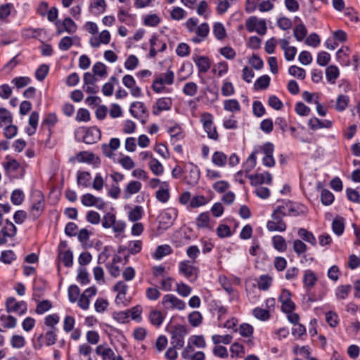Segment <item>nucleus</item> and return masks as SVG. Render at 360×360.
Wrapping results in <instances>:
<instances>
[{
	"label": "nucleus",
	"instance_id": "nucleus-20",
	"mask_svg": "<svg viewBox=\"0 0 360 360\" xmlns=\"http://www.w3.org/2000/svg\"><path fill=\"white\" fill-rule=\"evenodd\" d=\"M210 32V27L207 22H202L198 26L194 33L196 34L195 37L191 39L194 44H199L207 38Z\"/></svg>",
	"mask_w": 360,
	"mask_h": 360
},
{
	"label": "nucleus",
	"instance_id": "nucleus-57",
	"mask_svg": "<svg viewBox=\"0 0 360 360\" xmlns=\"http://www.w3.org/2000/svg\"><path fill=\"white\" fill-rule=\"evenodd\" d=\"M231 357L241 358L245 354V347L238 342H234L230 347Z\"/></svg>",
	"mask_w": 360,
	"mask_h": 360
},
{
	"label": "nucleus",
	"instance_id": "nucleus-11",
	"mask_svg": "<svg viewBox=\"0 0 360 360\" xmlns=\"http://www.w3.org/2000/svg\"><path fill=\"white\" fill-rule=\"evenodd\" d=\"M81 202L86 207H95L98 210H103L105 202L103 198L96 197L91 193H86L81 198Z\"/></svg>",
	"mask_w": 360,
	"mask_h": 360
},
{
	"label": "nucleus",
	"instance_id": "nucleus-25",
	"mask_svg": "<svg viewBox=\"0 0 360 360\" xmlns=\"http://www.w3.org/2000/svg\"><path fill=\"white\" fill-rule=\"evenodd\" d=\"M17 325V320L11 315L2 314L0 316V331L4 332L8 329L14 328Z\"/></svg>",
	"mask_w": 360,
	"mask_h": 360
},
{
	"label": "nucleus",
	"instance_id": "nucleus-29",
	"mask_svg": "<svg viewBox=\"0 0 360 360\" xmlns=\"http://www.w3.org/2000/svg\"><path fill=\"white\" fill-rule=\"evenodd\" d=\"M284 207H285L286 215L299 216L307 212V208L302 205L289 202L286 203Z\"/></svg>",
	"mask_w": 360,
	"mask_h": 360
},
{
	"label": "nucleus",
	"instance_id": "nucleus-44",
	"mask_svg": "<svg viewBox=\"0 0 360 360\" xmlns=\"http://www.w3.org/2000/svg\"><path fill=\"white\" fill-rule=\"evenodd\" d=\"M332 229L333 232L338 236H341L345 230V219L341 217H336L333 223Z\"/></svg>",
	"mask_w": 360,
	"mask_h": 360
},
{
	"label": "nucleus",
	"instance_id": "nucleus-55",
	"mask_svg": "<svg viewBox=\"0 0 360 360\" xmlns=\"http://www.w3.org/2000/svg\"><path fill=\"white\" fill-rule=\"evenodd\" d=\"M259 150L252 152L251 155L247 158L245 162L243 164L244 172L248 174L252 169H253L257 164L256 153Z\"/></svg>",
	"mask_w": 360,
	"mask_h": 360
},
{
	"label": "nucleus",
	"instance_id": "nucleus-9",
	"mask_svg": "<svg viewBox=\"0 0 360 360\" xmlns=\"http://www.w3.org/2000/svg\"><path fill=\"white\" fill-rule=\"evenodd\" d=\"M6 309L8 313L22 315L27 311V307L25 302L17 301L15 298L10 297L6 300Z\"/></svg>",
	"mask_w": 360,
	"mask_h": 360
},
{
	"label": "nucleus",
	"instance_id": "nucleus-33",
	"mask_svg": "<svg viewBox=\"0 0 360 360\" xmlns=\"http://www.w3.org/2000/svg\"><path fill=\"white\" fill-rule=\"evenodd\" d=\"M167 132L170 136L171 141L175 143L177 141L181 140L184 137V132L181 127L178 124H174L168 128Z\"/></svg>",
	"mask_w": 360,
	"mask_h": 360
},
{
	"label": "nucleus",
	"instance_id": "nucleus-41",
	"mask_svg": "<svg viewBox=\"0 0 360 360\" xmlns=\"http://www.w3.org/2000/svg\"><path fill=\"white\" fill-rule=\"evenodd\" d=\"M352 290V285H339L335 290V297L338 300H345L349 294L350 293Z\"/></svg>",
	"mask_w": 360,
	"mask_h": 360
},
{
	"label": "nucleus",
	"instance_id": "nucleus-45",
	"mask_svg": "<svg viewBox=\"0 0 360 360\" xmlns=\"http://www.w3.org/2000/svg\"><path fill=\"white\" fill-rule=\"evenodd\" d=\"M165 317L162 313L159 310L153 309L149 314V320L150 323L157 327L160 326L162 323Z\"/></svg>",
	"mask_w": 360,
	"mask_h": 360
},
{
	"label": "nucleus",
	"instance_id": "nucleus-56",
	"mask_svg": "<svg viewBox=\"0 0 360 360\" xmlns=\"http://www.w3.org/2000/svg\"><path fill=\"white\" fill-rule=\"evenodd\" d=\"M293 34L298 41H302L307 34V30L303 23L296 25L293 30Z\"/></svg>",
	"mask_w": 360,
	"mask_h": 360
},
{
	"label": "nucleus",
	"instance_id": "nucleus-53",
	"mask_svg": "<svg viewBox=\"0 0 360 360\" xmlns=\"http://www.w3.org/2000/svg\"><path fill=\"white\" fill-rule=\"evenodd\" d=\"M252 315L255 318L262 321H266L270 318L269 311L261 307H256L252 310Z\"/></svg>",
	"mask_w": 360,
	"mask_h": 360
},
{
	"label": "nucleus",
	"instance_id": "nucleus-64",
	"mask_svg": "<svg viewBox=\"0 0 360 360\" xmlns=\"http://www.w3.org/2000/svg\"><path fill=\"white\" fill-rule=\"evenodd\" d=\"M333 194L327 189H322L321 192V200L324 205H330L334 201Z\"/></svg>",
	"mask_w": 360,
	"mask_h": 360
},
{
	"label": "nucleus",
	"instance_id": "nucleus-2",
	"mask_svg": "<svg viewBox=\"0 0 360 360\" xmlns=\"http://www.w3.org/2000/svg\"><path fill=\"white\" fill-rule=\"evenodd\" d=\"M174 81V73L168 69L165 72L154 75L151 88L155 93L160 94L165 91L166 85H172Z\"/></svg>",
	"mask_w": 360,
	"mask_h": 360
},
{
	"label": "nucleus",
	"instance_id": "nucleus-62",
	"mask_svg": "<svg viewBox=\"0 0 360 360\" xmlns=\"http://www.w3.org/2000/svg\"><path fill=\"white\" fill-rule=\"evenodd\" d=\"M25 199V195L22 190L15 189L14 190L11 195V200L13 204L20 205L22 203Z\"/></svg>",
	"mask_w": 360,
	"mask_h": 360
},
{
	"label": "nucleus",
	"instance_id": "nucleus-52",
	"mask_svg": "<svg viewBox=\"0 0 360 360\" xmlns=\"http://www.w3.org/2000/svg\"><path fill=\"white\" fill-rule=\"evenodd\" d=\"M172 248L169 245H159L156 248L153 254V257L156 259H160L163 257L169 255L172 252Z\"/></svg>",
	"mask_w": 360,
	"mask_h": 360
},
{
	"label": "nucleus",
	"instance_id": "nucleus-31",
	"mask_svg": "<svg viewBox=\"0 0 360 360\" xmlns=\"http://www.w3.org/2000/svg\"><path fill=\"white\" fill-rule=\"evenodd\" d=\"M308 125L313 130L321 128L330 129L333 126V122L328 120H320L316 117H312L309 120Z\"/></svg>",
	"mask_w": 360,
	"mask_h": 360
},
{
	"label": "nucleus",
	"instance_id": "nucleus-5",
	"mask_svg": "<svg viewBox=\"0 0 360 360\" xmlns=\"http://www.w3.org/2000/svg\"><path fill=\"white\" fill-rule=\"evenodd\" d=\"M178 211L176 208L169 207L164 210L158 216L159 228L166 230L170 227L177 217Z\"/></svg>",
	"mask_w": 360,
	"mask_h": 360
},
{
	"label": "nucleus",
	"instance_id": "nucleus-50",
	"mask_svg": "<svg viewBox=\"0 0 360 360\" xmlns=\"http://www.w3.org/2000/svg\"><path fill=\"white\" fill-rule=\"evenodd\" d=\"M272 243L274 248L279 252H284L287 249V244L285 240L281 236H274L272 238Z\"/></svg>",
	"mask_w": 360,
	"mask_h": 360
},
{
	"label": "nucleus",
	"instance_id": "nucleus-28",
	"mask_svg": "<svg viewBox=\"0 0 360 360\" xmlns=\"http://www.w3.org/2000/svg\"><path fill=\"white\" fill-rule=\"evenodd\" d=\"M120 146V139L117 138H112L108 144H103L101 146L103 154L111 158L113 155V151L119 148Z\"/></svg>",
	"mask_w": 360,
	"mask_h": 360
},
{
	"label": "nucleus",
	"instance_id": "nucleus-4",
	"mask_svg": "<svg viewBox=\"0 0 360 360\" xmlns=\"http://www.w3.org/2000/svg\"><path fill=\"white\" fill-rule=\"evenodd\" d=\"M32 205L29 211V216L33 220H37L43 213L44 210V198L43 195L35 191L31 196Z\"/></svg>",
	"mask_w": 360,
	"mask_h": 360
},
{
	"label": "nucleus",
	"instance_id": "nucleus-3",
	"mask_svg": "<svg viewBox=\"0 0 360 360\" xmlns=\"http://www.w3.org/2000/svg\"><path fill=\"white\" fill-rule=\"evenodd\" d=\"M187 328L181 324L174 326L170 331V344L174 347L182 349L185 345V338L188 335Z\"/></svg>",
	"mask_w": 360,
	"mask_h": 360
},
{
	"label": "nucleus",
	"instance_id": "nucleus-46",
	"mask_svg": "<svg viewBox=\"0 0 360 360\" xmlns=\"http://www.w3.org/2000/svg\"><path fill=\"white\" fill-rule=\"evenodd\" d=\"M107 4L105 0H94L90 4V8L95 14L103 13L106 10Z\"/></svg>",
	"mask_w": 360,
	"mask_h": 360
},
{
	"label": "nucleus",
	"instance_id": "nucleus-12",
	"mask_svg": "<svg viewBox=\"0 0 360 360\" xmlns=\"http://www.w3.org/2000/svg\"><path fill=\"white\" fill-rule=\"evenodd\" d=\"M96 292L97 289L94 286L86 289L77 299L78 306L84 310L88 309L90 305V300L96 294Z\"/></svg>",
	"mask_w": 360,
	"mask_h": 360
},
{
	"label": "nucleus",
	"instance_id": "nucleus-60",
	"mask_svg": "<svg viewBox=\"0 0 360 360\" xmlns=\"http://www.w3.org/2000/svg\"><path fill=\"white\" fill-rule=\"evenodd\" d=\"M233 340V337L231 335H213L212 336V340L214 344L219 345V344H224V345H229L231 342Z\"/></svg>",
	"mask_w": 360,
	"mask_h": 360
},
{
	"label": "nucleus",
	"instance_id": "nucleus-19",
	"mask_svg": "<svg viewBox=\"0 0 360 360\" xmlns=\"http://www.w3.org/2000/svg\"><path fill=\"white\" fill-rule=\"evenodd\" d=\"M128 285L124 281H118L113 287V290L117 292L115 302L118 304H124L127 299L126 294L128 290Z\"/></svg>",
	"mask_w": 360,
	"mask_h": 360
},
{
	"label": "nucleus",
	"instance_id": "nucleus-49",
	"mask_svg": "<svg viewBox=\"0 0 360 360\" xmlns=\"http://www.w3.org/2000/svg\"><path fill=\"white\" fill-rule=\"evenodd\" d=\"M270 80V77L266 75L259 77L254 84V89L257 91L267 89L269 86Z\"/></svg>",
	"mask_w": 360,
	"mask_h": 360
},
{
	"label": "nucleus",
	"instance_id": "nucleus-10",
	"mask_svg": "<svg viewBox=\"0 0 360 360\" xmlns=\"http://www.w3.org/2000/svg\"><path fill=\"white\" fill-rule=\"evenodd\" d=\"M95 352L101 357L102 360H124L120 355L116 356L113 350L107 344L98 345Z\"/></svg>",
	"mask_w": 360,
	"mask_h": 360
},
{
	"label": "nucleus",
	"instance_id": "nucleus-27",
	"mask_svg": "<svg viewBox=\"0 0 360 360\" xmlns=\"http://www.w3.org/2000/svg\"><path fill=\"white\" fill-rule=\"evenodd\" d=\"M129 112L135 118H141L146 114L147 109L143 103L136 101L131 104Z\"/></svg>",
	"mask_w": 360,
	"mask_h": 360
},
{
	"label": "nucleus",
	"instance_id": "nucleus-39",
	"mask_svg": "<svg viewBox=\"0 0 360 360\" xmlns=\"http://www.w3.org/2000/svg\"><path fill=\"white\" fill-rule=\"evenodd\" d=\"M213 34L217 40L222 41L226 37V30L221 22H217L213 25Z\"/></svg>",
	"mask_w": 360,
	"mask_h": 360
},
{
	"label": "nucleus",
	"instance_id": "nucleus-24",
	"mask_svg": "<svg viewBox=\"0 0 360 360\" xmlns=\"http://www.w3.org/2000/svg\"><path fill=\"white\" fill-rule=\"evenodd\" d=\"M193 60L200 73L207 72L211 67V61L207 56H193Z\"/></svg>",
	"mask_w": 360,
	"mask_h": 360
},
{
	"label": "nucleus",
	"instance_id": "nucleus-1",
	"mask_svg": "<svg viewBox=\"0 0 360 360\" xmlns=\"http://www.w3.org/2000/svg\"><path fill=\"white\" fill-rule=\"evenodd\" d=\"M286 214L285 207H277L271 214V219L267 222V229L269 231H285L287 226L283 218Z\"/></svg>",
	"mask_w": 360,
	"mask_h": 360
},
{
	"label": "nucleus",
	"instance_id": "nucleus-61",
	"mask_svg": "<svg viewBox=\"0 0 360 360\" xmlns=\"http://www.w3.org/2000/svg\"><path fill=\"white\" fill-rule=\"evenodd\" d=\"M92 72L95 75L105 77L107 76V67L101 62H96L92 68Z\"/></svg>",
	"mask_w": 360,
	"mask_h": 360
},
{
	"label": "nucleus",
	"instance_id": "nucleus-16",
	"mask_svg": "<svg viewBox=\"0 0 360 360\" xmlns=\"http://www.w3.org/2000/svg\"><path fill=\"white\" fill-rule=\"evenodd\" d=\"M179 271L191 281H195L197 278L198 269L193 266L189 261L180 262Z\"/></svg>",
	"mask_w": 360,
	"mask_h": 360
},
{
	"label": "nucleus",
	"instance_id": "nucleus-26",
	"mask_svg": "<svg viewBox=\"0 0 360 360\" xmlns=\"http://www.w3.org/2000/svg\"><path fill=\"white\" fill-rule=\"evenodd\" d=\"M318 280L316 274L311 269L304 271L303 285L307 290H311L314 288Z\"/></svg>",
	"mask_w": 360,
	"mask_h": 360
},
{
	"label": "nucleus",
	"instance_id": "nucleus-51",
	"mask_svg": "<svg viewBox=\"0 0 360 360\" xmlns=\"http://www.w3.org/2000/svg\"><path fill=\"white\" fill-rule=\"evenodd\" d=\"M349 103V98L347 95H339L337 98L335 108L338 112L344 111Z\"/></svg>",
	"mask_w": 360,
	"mask_h": 360
},
{
	"label": "nucleus",
	"instance_id": "nucleus-6",
	"mask_svg": "<svg viewBox=\"0 0 360 360\" xmlns=\"http://www.w3.org/2000/svg\"><path fill=\"white\" fill-rule=\"evenodd\" d=\"M184 178L186 184L194 186L198 184L200 179V170L193 163L188 162L184 166Z\"/></svg>",
	"mask_w": 360,
	"mask_h": 360
},
{
	"label": "nucleus",
	"instance_id": "nucleus-32",
	"mask_svg": "<svg viewBox=\"0 0 360 360\" xmlns=\"http://www.w3.org/2000/svg\"><path fill=\"white\" fill-rule=\"evenodd\" d=\"M196 226L198 229H212V226L210 223V217L208 212L200 213L195 221Z\"/></svg>",
	"mask_w": 360,
	"mask_h": 360
},
{
	"label": "nucleus",
	"instance_id": "nucleus-15",
	"mask_svg": "<svg viewBox=\"0 0 360 360\" xmlns=\"http://www.w3.org/2000/svg\"><path fill=\"white\" fill-rule=\"evenodd\" d=\"M279 300L282 304L283 312H292L295 308V303L291 300V293L288 290L283 289L280 295Z\"/></svg>",
	"mask_w": 360,
	"mask_h": 360
},
{
	"label": "nucleus",
	"instance_id": "nucleus-23",
	"mask_svg": "<svg viewBox=\"0 0 360 360\" xmlns=\"http://www.w3.org/2000/svg\"><path fill=\"white\" fill-rule=\"evenodd\" d=\"M101 137L100 129L96 127H91L86 129L83 140L87 144H92L100 140Z\"/></svg>",
	"mask_w": 360,
	"mask_h": 360
},
{
	"label": "nucleus",
	"instance_id": "nucleus-14",
	"mask_svg": "<svg viewBox=\"0 0 360 360\" xmlns=\"http://www.w3.org/2000/svg\"><path fill=\"white\" fill-rule=\"evenodd\" d=\"M16 232V226L11 221L6 220L4 226L0 231V245L6 243L8 238H13Z\"/></svg>",
	"mask_w": 360,
	"mask_h": 360
},
{
	"label": "nucleus",
	"instance_id": "nucleus-43",
	"mask_svg": "<svg viewBox=\"0 0 360 360\" xmlns=\"http://www.w3.org/2000/svg\"><path fill=\"white\" fill-rule=\"evenodd\" d=\"M298 236L304 241L310 243L311 245L315 246L316 245V239L314 234L307 231L304 228H301L298 230Z\"/></svg>",
	"mask_w": 360,
	"mask_h": 360
},
{
	"label": "nucleus",
	"instance_id": "nucleus-21",
	"mask_svg": "<svg viewBox=\"0 0 360 360\" xmlns=\"http://www.w3.org/2000/svg\"><path fill=\"white\" fill-rule=\"evenodd\" d=\"M278 44L281 49L284 51L285 60L288 61L293 60L297 54L296 47L290 46L289 41L285 39H279Z\"/></svg>",
	"mask_w": 360,
	"mask_h": 360
},
{
	"label": "nucleus",
	"instance_id": "nucleus-22",
	"mask_svg": "<svg viewBox=\"0 0 360 360\" xmlns=\"http://www.w3.org/2000/svg\"><path fill=\"white\" fill-rule=\"evenodd\" d=\"M142 188V184L139 181H130L123 191V198L129 199L131 195L138 193Z\"/></svg>",
	"mask_w": 360,
	"mask_h": 360
},
{
	"label": "nucleus",
	"instance_id": "nucleus-17",
	"mask_svg": "<svg viewBox=\"0 0 360 360\" xmlns=\"http://www.w3.org/2000/svg\"><path fill=\"white\" fill-rule=\"evenodd\" d=\"M250 183L252 186H258L262 184H271L272 181V176L269 172L259 173L254 175L248 176Z\"/></svg>",
	"mask_w": 360,
	"mask_h": 360
},
{
	"label": "nucleus",
	"instance_id": "nucleus-34",
	"mask_svg": "<svg viewBox=\"0 0 360 360\" xmlns=\"http://www.w3.org/2000/svg\"><path fill=\"white\" fill-rule=\"evenodd\" d=\"M91 176L89 172H78L77 183L79 186L88 188L91 186Z\"/></svg>",
	"mask_w": 360,
	"mask_h": 360
},
{
	"label": "nucleus",
	"instance_id": "nucleus-18",
	"mask_svg": "<svg viewBox=\"0 0 360 360\" xmlns=\"http://www.w3.org/2000/svg\"><path fill=\"white\" fill-rule=\"evenodd\" d=\"M172 105V100L169 97H162L158 98L153 107V113L158 115L162 111L169 110Z\"/></svg>",
	"mask_w": 360,
	"mask_h": 360
},
{
	"label": "nucleus",
	"instance_id": "nucleus-47",
	"mask_svg": "<svg viewBox=\"0 0 360 360\" xmlns=\"http://www.w3.org/2000/svg\"><path fill=\"white\" fill-rule=\"evenodd\" d=\"M234 332H238L244 338H251L252 336L254 328L249 323H242L238 328L234 329Z\"/></svg>",
	"mask_w": 360,
	"mask_h": 360
},
{
	"label": "nucleus",
	"instance_id": "nucleus-40",
	"mask_svg": "<svg viewBox=\"0 0 360 360\" xmlns=\"http://www.w3.org/2000/svg\"><path fill=\"white\" fill-rule=\"evenodd\" d=\"M339 75V69L335 65H330L326 70V77L327 81L331 84H334L335 83V81L338 78Z\"/></svg>",
	"mask_w": 360,
	"mask_h": 360
},
{
	"label": "nucleus",
	"instance_id": "nucleus-59",
	"mask_svg": "<svg viewBox=\"0 0 360 360\" xmlns=\"http://www.w3.org/2000/svg\"><path fill=\"white\" fill-rule=\"evenodd\" d=\"M196 12L198 15L203 16L204 18L207 19L210 14L207 2L205 0L201 1L197 6Z\"/></svg>",
	"mask_w": 360,
	"mask_h": 360
},
{
	"label": "nucleus",
	"instance_id": "nucleus-36",
	"mask_svg": "<svg viewBox=\"0 0 360 360\" xmlns=\"http://www.w3.org/2000/svg\"><path fill=\"white\" fill-rule=\"evenodd\" d=\"M144 214L143 208L140 205H136L128 212V219L132 222L140 220Z\"/></svg>",
	"mask_w": 360,
	"mask_h": 360
},
{
	"label": "nucleus",
	"instance_id": "nucleus-13",
	"mask_svg": "<svg viewBox=\"0 0 360 360\" xmlns=\"http://www.w3.org/2000/svg\"><path fill=\"white\" fill-rule=\"evenodd\" d=\"M274 149L272 143H266L259 150L264 155L262 158V163L266 167H271L275 165V160L273 157Z\"/></svg>",
	"mask_w": 360,
	"mask_h": 360
},
{
	"label": "nucleus",
	"instance_id": "nucleus-48",
	"mask_svg": "<svg viewBox=\"0 0 360 360\" xmlns=\"http://www.w3.org/2000/svg\"><path fill=\"white\" fill-rule=\"evenodd\" d=\"M13 117L11 113L6 108H0V127L11 124L12 123Z\"/></svg>",
	"mask_w": 360,
	"mask_h": 360
},
{
	"label": "nucleus",
	"instance_id": "nucleus-30",
	"mask_svg": "<svg viewBox=\"0 0 360 360\" xmlns=\"http://www.w3.org/2000/svg\"><path fill=\"white\" fill-rule=\"evenodd\" d=\"M156 198L161 202H167L170 197L169 191V184L167 182H162L159 189L155 194Z\"/></svg>",
	"mask_w": 360,
	"mask_h": 360
},
{
	"label": "nucleus",
	"instance_id": "nucleus-54",
	"mask_svg": "<svg viewBox=\"0 0 360 360\" xmlns=\"http://www.w3.org/2000/svg\"><path fill=\"white\" fill-rule=\"evenodd\" d=\"M190 344L199 349H203L206 347V342L205 338L202 335H193L189 337L188 339Z\"/></svg>",
	"mask_w": 360,
	"mask_h": 360
},
{
	"label": "nucleus",
	"instance_id": "nucleus-8",
	"mask_svg": "<svg viewBox=\"0 0 360 360\" xmlns=\"http://www.w3.org/2000/svg\"><path fill=\"white\" fill-rule=\"evenodd\" d=\"M245 27L250 32H256L264 35L266 32V25L264 20H260L256 16H251L245 21Z\"/></svg>",
	"mask_w": 360,
	"mask_h": 360
},
{
	"label": "nucleus",
	"instance_id": "nucleus-42",
	"mask_svg": "<svg viewBox=\"0 0 360 360\" xmlns=\"http://www.w3.org/2000/svg\"><path fill=\"white\" fill-rule=\"evenodd\" d=\"M224 109L235 113L240 111V105L236 99H227L224 101Z\"/></svg>",
	"mask_w": 360,
	"mask_h": 360
},
{
	"label": "nucleus",
	"instance_id": "nucleus-37",
	"mask_svg": "<svg viewBox=\"0 0 360 360\" xmlns=\"http://www.w3.org/2000/svg\"><path fill=\"white\" fill-rule=\"evenodd\" d=\"M227 161L228 158L226 155L221 151H216L212 156V163L219 167H224L226 165Z\"/></svg>",
	"mask_w": 360,
	"mask_h": 360
},
{
	"label": "nucleus",
	"instance_id": "nucleus-7",
	"mask_svg": "<svg viewBox=\"0 0 360 360\" xmlns=\"http://www.w3.org/2000/svg\"><path fill=\"white\" fill-rule=\"evenodd\" d=\"M161 304L167 310H184L186 308V303L172 294L164 295Z\"/></svg>",
	"mask_w": 360,
	"mask_h": 360
},
{
	"label": "nucleus",
	"instance_id": "nucleus-38",
	"mask_svg": "<svg viewBox=\"0 0 360 360\" xmlns=\"http://www.w3.org/2000/svg\"><path fill=\"white\" fill-rule=\"evenodd\" d=\"M39 117V113L36 111H34L30 114L29 118V124L30 127L26 129V131L28 135L31 136L35 133L38 125Z\"/></svg>",
	"mask_w": 360,
	"mask_h": 360
},
{
	"label": "nucleus",
	"instance_id": "nucleus-58",
	"mask_svg": "<svg viewBox=\"0 0 360 360\" xmlns=\"http://www.w3.org/2000/svg\"><path fill=\"white\" fill-rule=\"evenodd\" d=\"M77 37H64L58 44V48L61 51H68L75 43Z\"/></svg>",
	"mask_w": 360,
	"mask_h": 360
},
{
	"label": "nucleus",
	"instance_id": "nucleus-35",
	"mask_svg": "<svg viewBox=\"0 0 360 360\" xmlns=\"http://www.w3.org/2000/svg\"><path fill=\"white\" fill-rule=\"evenodd\" d=\"M148 165L151 172L155 176L163 174L165 169L162 164L156 158L151 159L148 162Z\"/></svg>",
	"mask_w": 360,
	"mask_h": 360
},
{
	"label": "nucleus",
	"instance_id": "nucleus-63",
	"mask_svg": "<svg viewBox=\"0 0 360 360\" xmlns=\"http://www.w3.org/2000/svg\"><path fill=\"white\" fill-rule=\"evenodd\" d=\"M288 72L290 75L296 77L300 79H304L306 77L305 70L296 65H292L288 69Z\"/></svg>",
	"mask_w": 360,
	"mask_h": 360
}]
</instances>
